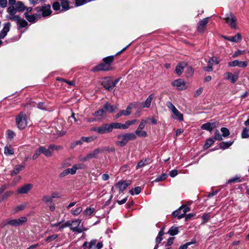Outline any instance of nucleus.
I'll return each mask as SVG.
<instances>
[{"label": "nucleus", "instance_id": "f257e3e1", "mask_svg": "<svg viewBox=\"0 0 249 249\" xmlns=\"http://www.w3.org/2000/svg\"><path fill=\"white\" fill-rule=\"evenodd\" d=\"M81 222V220L80 219H77L72 221H67L63 224H61V223H58L54 224L53 226L58 227L60 231H61V230L64 228L70 227L73 232L81 233L86 231V228H84L82 225H80Z\"/></svg>", "mask_w": 249, "mask_h": 249}, {"label": "nucleus", "instance_id": "f03ea898", "mask_svg": "<svg viewBox=\"0 0 249 249\" xmlns=\"http://www.w3.org/2000/svg\"><path fill=\"white\" fill-rule=\"evenodd\" d=\"M149 120L151 121V123L153 124H156L157 123V120L153 117H149L147 118H143L141 120V123L135 131V135H138L139 137H145L147 136V132L143 131L142 129L145 127L146 124H149Z\"/></svg>", "mask_w": 249, "mask_h": 249}, {"label": "nucleus", "instance_id": "7ed1b4c3", "mask_svg": "<svg viewBox=\"0 0 249 249\" xmlns=\"http://www.w3.org/2000/svg\"><path fill=\"white\" fill-rule=\"evenodd\" d=\"M136 138V135L133 133L119 134L117 136L118 140L116 142V144L119 146L123 147L125 146L128 141L134 140Z\"/></svg>", "mask_w": 249, "mask_h": 249}, {"label": "nucleus", "instance_id": "20e7f679", "mask_svg": "<svg viewBox=\"0 0 249 249\" xmlns=\"http://www.w3.org/2000/svg\"><path fill=\"white\" fill-rule=\"evenodd\" d=\"M27 219L26 217L22 216L18 219H8L2 221L1 226L3 227L7 225L17 227L23 225L26 222Z\"/></svg>", "mask_w": 249, "mask_h": 249}, {"label": "nucleus", "instance_id": "39448f33", "mask_svg": "<svg viewBox=\"0 0 249 249\" xmlns=\"http://www.w3.org/2000/svg\"><path fill=\"white\" fill-rule=\"evenodd\" d=\"M16 123L18 128L23 129L27 125L26 116L23 112H20L16 118Z\"/></svg>", "mask_w": 249, "mask_h": 249}, {"label": "nucleus", "instance_id": "423d86ee", "mask_svg": "<svg viewBox=\"0 0 249 249\" xmlns=\"http://www.w3.org/2000/svg\"><path fill=\"white\" fill-rule=\"evenodd\" d=\"M223 19L231 28H236V18L232 13L229 12L226 14Z\"/></svg>", "mask_w": 249, "mask_h": 249}, {"label": "nucleus", "instance_id": "0eeeda50", "mask_svg": "<svg viewBox=\"0 0 249 249\" xmlns=\"http://www.w3.org/2000/svg\"><path fill=\"white\" fill-rule=\"evenodd\" d=\"M91 130L95 131L100 134L111 132V127L108 124H104L99 127H94L91 129Z\"/></svg>", "mask_w": 249, "mask_h": 249}, {"label": "nucleus", "instance_id": "6e6552de", "mask_svg": "<svg viewBox=\"0 0 249 249\" xmlns=\"http://www.w3.org/2000/svg\"><path fill=\"white\" fill-rule=\"evenodd\" d=\"M37 8L38 9V12H42V15L44 17L49 16L52 14L51 6L49 4H45L41 7H38Z\"/></svg>", "mask_w": 249, "mask_h": 249}, {"label": "nucleus", "instance_id": "1a4fd4ad", "mask_svg": "<svg viewBox=\"0 0 249 249\" xmlns=\"http://www.w3.org/2000/svg\"><path fill=\"white\" fill-rule=\"evenodd\" d=\"M219 126V123L217 122H209L203 124L201 128L202 129L208 130L211 132L213 129Z\"/></svg>", "mask_w": 249, "mask_h": 249}, {"label": "nucleus", "instance_id": "9d476101", "mask_svg": "<svg viewBox=\"0 0 249 249\" xmlns=\"http://www.w3.org/2000/svg\"><path fill=\"white\" fill-rule=\"evenodd\" d=\"M153 98L154 95L153 94H150L144 102L139 104L138 107H139V108L149 107H150L151 102Z\"/></svg>", "mask_w": 249, "mask_h": 249}, {"label": "nucleus", "instance_id": "9b49d317", "mask_svg": "<svg viewBox=\"0 0 249 249\" xmlns=\"http://www.w3.org/2000/svg\"><path fill=\"white\" fill-rule=\"evenodd\" d=\"M131 183L129 181L120 180L116 184V187L120 192H123Z\"/></svg>", "mask_w": 249, "mask_h": 249}, {"label": "nucleus", "instance_id": "f8f14e48", "mask_svg": "<svg viewBox=\"0 0 249 249\" xmlns=\"http://www.w3.org/2000/svg\"><path fill=\"white\" fill-rule=\"evenodd\" d=\"M112 78L111 77L104 78L101 82L102 85L107 90H112Z\"/></svg>", "mask_w": 249, "mask_h": 249}, {"label": "nucleus", "instance_id": "ddd939ff", "mask_svg": "<svg viewBox=\"0 0 249 249\" xmlns=\"http://www.w3.org/2000/svg\"><path fill=\"white\" fill-rule=\"evenodd\" d=\"M230 67H235L238 66L240 68H245L248 65V63L246 61H241L238 60H236L231 62H230L228 64Z\"/></svg>", "mask_w": 249, "mask_h": 249}, {"label": "nucleus", "instance_id": "4468645a", "mask_svg": "<svg viewBox=\"0 0 249 249\" xmlns=\"http://www.w3.org/2000/svg\"><path fill=\"white\" fill-rule=\"evenodd\" d=\"M226 78L230 80L232 83H234L238 79L239 74L238 72L233 74L231 72H227L225 73Z\"/></svg>", "mask_w": 249, "mask_h": 249}, {"label": "nucleus", "instance_id": "2eb2a0df", "mask_svg": "<svg viewBox=\"0 0 249 249\" xmlns=\"http://www.w3.org/2000/svg\"><path fill=\"white\" fill-rule=\"evenodd\" d=\"M11 27L10 22H7L4 24V27L0 32V39L4 38L7 35V33L9 31Z\"/></svg>", "mask_w": 249, "mask_h": 249}, {"label": "nucleus", "instance_id": "dca6fc26", "mask_svg": "<svg viewBox=\"0 0 249 249\" xmlns=\"http://www.w3.org/2000/svg\"><path fill=\"white\" fill-rule=\"evenodd\" d=\"M109 66L107 65L106 63H101L94 68L92 69V71L93 72L98 71H109Z\"/></svg>", "mask_w": 249, "mask_h": 249}, {"label": "nucleus", "instance_id": "f3484780", "mask_svg": "<svg viewBox=\"0 0 249 249\" xmlns=\"http://www.w3.org/2000/svg\"><path fill=\"white\" fill-rule=\"evenodd\" d=\"M33 187L32 184H27L21 187L17 190V193L19 194H24L27 193Z\"/></svg>", "mask_w": 249, "mask_h": 249}, {"label": "nucleus", "instance_id": "a211bd4d", "mask_svg": "<svg viewBox=\"0 0 249 249\" xmlns=\"http://www.w3.org/2000/svg\"><path fill=\"white\" fill-rule=\"evenodd\" d=\"M132 107L130 106H129L127 107L126 110H120L114 117L115 119H116L124 115V116H128L131 113Z\"/></svg>", "mask_w": 249, "mask_h": 249}, {"label": "nucleus", "instance_id": "6ab92c4d", "mask_svg": "<svg viewBox=\"0 0 249 249\" xmlns=\"http://www.w3.org/2000/svg\"><path fill=\"white\" fill-rule=\"evenodd\" d=\"M208 19L209 18H205L198 22L197 26L198 32H203L204 31L205 28L208 23Z\"/></svg>", "mask_w": 249, "mask_h": 249}, {"label": "nucleus", "instance_id": "aec40b11", "mask_svg": "<svg viewBox=\"0 0 249 249\" xmlns=\"http://www.w3.org/2000/svg\"><path fill=\"white\" fill-rule=\"evenodd\" d=\"M172 85L174 86L177 87L178 89L179 90H183L186 88L184 85V82L181 79L175 80L173 82Z\"/></svg>", "mask_w": 249, "mask_h": 249}, {"label": "nucleus", "instance_id": "412c9836", "mask_svg": "<svg viewBox=\"0 0 249 249\" xmlns=\"http://www.w3.org/2000/svg\"><path fill=\"white\" fill-rule=\"evenodd\" d=\"M42 153L47 157H52L53 155L52 149L51 148V144L47 148L44 146H41Z\"/></svg>", "mask_w": 249, "mask_h": 249}, {"label": "nucleus", "instance_id": "4be33fe9", "mask_svg": "<svg viewBox=\"0 0 249 249\" xmlns=\"http://www.w3.org/2000/svg\"><path fill=\"white\" fill-rule=\"evenodd\" d=\"M224 38L233 42H238L241 40L242 36L239 33H237L233 36H224Z\"/></svg>", "mask_w": 249, "mask_h": 249}, {"label": "nucleus", "instance_id": "5701e85b", "mask_svg": "<svg viewBox=\"0 0 249 249\" xmlns=\"http://www.w3.org/2000/svg\"><path fill=\"white\" fill-rule=\"evenodd\" d=\"M25 167V164L21 165H17L15 166L13 170L11 172V175L12 176L17 175L19 172L22 170Z\"/></svg>", "mask_w": 249, "mask_h": 249}, {"label": "nucleus", "instance_id": "b1692460", "mask_svg": "<svg viewBox=\"0 0 249 249\" xmlns=\"http://www.w3.org/2000/svg\"><path fill=\"white\" fill-rule=\"evenodd\" d=\"M105 113L106 110L103 107L102 108L95 112L93 115L95 117L96 120H101Z\"/></svg>", "mask_w": 249, "mask_h": 249}, {"label": "nucleus", "instance_id": "393cba45", "mask_svg": "<svg viewBox=\"0 0 249 249\" xmlns=\"http://www.w3.org/2000/svg\"><path fill=\"white\" fill-rule=\"evenodd\" d=\"M103 149L101 148H97L88 154L90 159L96 158L97 157L98 154L103 152Z\"/></svg>", "mask_w": 249, "mask_h": 249}, {"label": "nucleus", "instance_id": "a878e982", "mask_svg": "<svg viewBox=\"0 0 249 249\" xmlns=\"http://www.w3.org/2000/svg\"><path fill=\"white\" fill-rule=\"evenodd\" d=\"M186 66H187L186 63H185L184 62L180 63L176 67V68L175 70L177 74L178 75H180L183 71L184 68Z\"/></svg>", "mask_w": 249, "mask_h": 249}, {"label": "nucleus", "instance_id": "bb28decb", "mask_svg": "<svg viewBox=\"0 0 249 249\" xmlns=\"http://www.w3.org/2000/svg\"><path fill=\"white\" fill-rule=\"evenodd\" d=\"M172 113L173 114L172 117L175 119H178L180 121L183 120V114L180 113L177 108Z\"/></svg>", "mask_w": 249, "mask_h": 249}, {"label": "nucleus", "instance_id": "cd10ccee", "mask_svg": "<svg viewBox=\"0 0 249 249\" xmlns=\"http://www.w3.org/2000/svg\"><path fill=\"white\" fill-rule=\"evenodd\" d=\"M15 5L16 10L18 12H23L26 9V6L24 5V3L20 1L17 2Z\"/></svg>", "mask_w": 249, "mask_h": 249}, {"label": "nucleus", "instance_id": "c85d7f7f", "mask_svg": "<svg viewBox=\"0 0 249 249\" xmlns=\"http://www.w3.org/2000/svg\"><path fill=\"white\" fill-rule=\"evenodd\" d=\"M150 163L149 159H145L144 160H142L138 162L136 166V169H138L146 165L149 164Z\"/></svg>", "mask_w": 249, "mask_h": 249}, {"label": "nucleus", "instance_id": "c756f323", "mask_svg": "<svg viewBox=\"0 0 249 249\" xmlns=\"http://www.w3.org/2000/svg\"><path fill=\"white\" fill-rule=\"evenodd\" d=\"M4 153L6 156H9L14 154V150L11 145H6L4 147Z\"/></svg>", "mask_w": 249, "mask_h": 249}, {"label": "nucleus", "instance_id": "7c9ffc66", "mask_svg": "<svg viewBox=\"0 0 249 249\" xmlns=\"http://www.w3.org/2000/svg\"><path fill=\"white\" fill-rule=\"evenodd\" d=\"M233 142H223L219 144V147L222 149L229 148L232 145Z\"/></svg>", "mask_w": 249, "mask_h": 249}, {"label": "nucleus", "instance_id": "2f4dec72", "mask_svg": "<svg viewBox=\"0 0 249 249\" xmlns=\"http://www.w3.org/2000/svg\"><path fill=\"white\" fill-rule=\"evenodd\" d=\"M137 122V120H128L127 121L125 124H123V129H127L130 125L134 124Z\"/></svg>", "mask_w": 249, "mask_h": 249}, {"label": "nucleus", "instance_id": "473e14b6", "mask_svg": "<svg viewBox=\"0 0 249 249\" xmlns=\"http://www.w3.org/2000/svg\"><path fill=\"white\" fill-rule=\"evenodd\" d=\"M103 107L106 110V112L107 111H109L111 113L113 112L116 108L107 103L105 104Z\"/></svg>", "mask_w": 249, "mask_h": 249}, {"label": "nucleus", "instance_id": "72a5a7b5", "mask_svg": "<svg viewBox=\"0 0 249 249\" xmlns=\"http://www.w3.org/2000/svg\"><path fill=\"white\" fill-rule=\"evenodd\" d=\"M18 25L20 28L25 27L28 25L27 22L23 18H21L20 17H19V19L17 21Z\"/></svg>", "mask_w": 249, "mask_h": 249}, {"label": "nucleus", "instance_id": "f704fd0d", "mask_svg": "<svg viewBox=\"0 0 249 249\" xmlns=\"http://www.w3.org/2000/svg\"><path fill=\"white\" fill-rule=\"evenodd\" d=\"M241 137L243 139H246L249 138V128L248 127H244L241 133Z\"/></svg>", "mask_w": 249, "mask_h": 249}, {"label": "nucleus", "instance_id": "c9c22d12", "mask_svg": "<svg viewBox=\"0 0 249 249\" xmlns=\"http://www.w3.org/2000/svg\"><path fill=\"white\" fill-rule=\"evenodd\" d=\"M96 137L93 136L87 137H82V141L83 142H86L87 143H89L94 141L95 140H96Z\"/></svg>", "mask_w": 249, "mask_h": 249}, {"label": "nucleus", "instance_id": "e433bc0d", "mask_svg": "<svg viewBox=\"0 0 249 249\" xmlns=\"http://www.w3.org/2000/svg\"><path fill=\"white\" fill-rule=\"evenodd\" d=\"M111 127V131H112L113 128L115 129H123V124L118 123H113L109 124Z\"/></svg>", "mask_w": 249, "mask_h": 249}, {"label": "nucleus", "instance_id": "4c0bfd02", "mask_svg": "<svg viewBox=\"0 0 249 249\" xmlns=\"http://www.w3.org/2000/svg\"><path fill=\"white\" fill-rule=\"evenodd\" d=\"M24 16L27 20L30 22H35L36 18L34 15H30L27 13L24 14Z\"/></svg>", "mask_w": 249, "mask_h": 249}, {"label": "nucleus", "instance_id": "58836bf2", "mask_svg": "<svg viewBox=\"0 0 249 249\" xmlns=\"http://www.w3.org/2000/svg\"><path fill=\"white\" fill-rule=\"evenodd\" d=\"M241 181L242 179H241L240 177L236 176L233 178L229 179L227 182V183H230L232 182H241Z\"/></svg>", "mask_w": 249, "mask_h": 249}, {"label": "nucleus", "instance_id": "ea45409f", "mask_svg": "<svg viewBox=\"0 0 249 249\" xmlns=\"http://www.w3.org/2000/svg\"><path fill=\"white\" fill-rule=\"evenodd\" d=\"M141 190H142L141 188L140 187L138 186V187H135L134 189L130 190L129 191V193L132 195H138L141 193Z\"/></svg>", "mask_w": 249, "mask_h": 249}, {"label": "nucleus", "instance_id": "a19ab883", "mask_svg": "<svg viewBox=\"0 0 249 249\" xmlns=\"http://www.w3.org/2000/svg\"><path fill=\"white\" fill-rule=\"evenodd\" d=\"M179 232H181V231L179 230L178 227L173 226L169 230L167 233H178Z\"/></svg>", "mask_w": 249, "mask_h": 249}, {"label": "nucleus", "instance_id": "79ce46f5", "mask_svg": "<svg viewBox=\"0 0 249 249\" xmlns=\"http://www.w3.org/2000/svg\"><path fill=\"white\" fill-rule=\"evenodd\" d=\"M182 210V207H180L178 210L175 211L172 213V215L174 217H178V219H180L181 218H180V215H181V211Z\"/></svg>", "mask_w": 249, "mask_h": 249}, {"label": "nucleus", "instance_id": "37998d69", "mask_svg": "<svg viewBox=\"0 0 249 249\" xmlns=\"http://www.w3.org/2000/svg\"><path fill=\"white\" fill-rule=\"evenodd\" d=\"M114 59V56L111 55L109 56H107L103 59L104 62L106 63L107 65L109 66L110 64L112 63Z\"/></svg>", "mask_w": 249, "mask_h": 249}, {"label": "nucleus", "instance_id": "c03bdc74", "mask_svg": "<svg viewBox=\"0 0 249 249\" xmlns=\"http://www.w3.org/2000/svg\"><path fill=\"white\" fill-rule=\"evenodd\" d=\"M19 17H20L19 16L15 15H15L8 14L7 15H6V16L7 19L16 21V22L18 20V19H19Z\"/></svg>", "mask_w": 249, "mask_h": 249}, {"label": "nucleus", "instance_id": "a18cd8bd", "mask_svg": "<svg viewBox=\"0 0 249 249\" xmlns=\"http://www.w3.org/2000/svg\"><path fill=\"white\" fill-rule=\"evenodd\" d=\"M61 5L63 10L66 11L69 9V2L67 0H63L62 1Z\"/></svg>", "mask_w": 249, "mask_h": 249}, {"label": "nucleus", "instance_id": "49530a36", "mask_svg": "<svg viewBox=\"0 0 249 249\" xmlns=\"http://www.w3.org/2000/svg\"><path fill=\"white\" fill-rule=\"evenodd\" d=\"M13 192L12 191H7L4 194L3 196L0 197V202H1L5 199H7L10 195H12Z\"/></svg>", "mask_w": 249, "mask_h": 249}, {"label": "nucleus", "instance_id": "de8ad7c7", "mask_svg": "<svg viewBox=\"0 0 249 249\" xmlns=\"http://www.w3.org/2000/svg\"><path fill=\"white\" fill-rule=\"evenodd\" d=\"M214 142V139L213 138L208 139L204 145V148L207 149L210 147L213 143Z\"/></svg>", "mask_w": 249, "mask_h": 249}, {"label": "nucleus", "instance_id": "09e8293b", "mask_svg": "<svg viewBox=\"0 0 249 249\" xmlns=\"http://www.w3.org/2000/svg\"><path fill=\"white\" fill-rule=\"evenodd\" d=\"M7 12L8 14L15 15L17 13V10L14 6H10L7 9Z\"/></svg>", "mask_w": 249, "mask_h": 249}, {"label": "nucleus", "instance_id": "8fccbe9b", "mask_svg": "<svg viewBox=\"0 0 249 249\" xmlns=\"http://www.w3.org/2000/svg\"><path fill=\"white\" fill-rule=\"evenodd\" d=\"M94 212V209L91 208H87L84 212L83 213L86 216H90Z\"/></svg>", "mask_w": 249, "mask_h": 249}, {"label": "nucleus", "instance_id": "3c124183", "mask_svg": "<svg viewBox=\"0 0 249 249\" xmlns=\"http://www.w3.org/2000/svg\"><path fill=\"white\" fill-rule=\"evenodd\" d=\"M221 131L222 133V136L224 137H228L230 134L229 130L226 127H222Z\"/></svg>", "mask_w": 249, "mask_h": 249}, {"label": "nucleus", "instance_id": "603ef678", "mask_svg": "<svg viewBox=\"0 0 249 249\" xmlns=\"http://www.w3.org/2000/svg\"><path fill=\"white\" fill-rule=\"evenodd\" d=\"M41 151V146H40L36 150V151L34 155H33L32 159L33 160H36V159L39 155L42 153Z\"/></svg>", "mask_w": 249, "mask_h": 249}, {"label": "nucleus", "instance_id": "864d4df0", "mask_svg": "<svg viewBox=\"0 0 249 249\" xmlns=\"http://www.w3.org/2000/svg\"><path fill=\"white\" fill-rule=\"evenodd\" d=\"M196 243V241L195 240H193L191 242H187L185 244L181 246L178 249H187L188 247L193 244H195Z\"/></svg>", "mask_w": 249, "mask_h": 249}, {"label": "nucleus", "instance_id": "5fc2aeb1", "mask_svg": "<svg viewBox=\"0 0 249 249\" xmlns=\"http://www.w3.org/2000/svg\"><path fill=\"white\" fill-rule=\"evenodd\" d=\"M167 177L166 174H162V175L158 176L154 180L155 182H160L165 179Z\"/></svg>", "mask_w": 249, "mask_h": 249}, {"label": "nucleus", "instance_id": "6e6d98bb", "mask_svg": "<svg viewBox=\"0 0 249 249\" xmlns=\"http://www.w3.org/2000/svg\"><path fill=\"white\" fill-rule=\"evenodd\" d=\"M51 148L52 149L53 152L54 150L59 151L63 149V147L60 145H57L54 144H51Z\"/></svg>", "mask_w": 249, "mask_h": 249}, {"label": "nucleus", "instance_id": "4d7b16f0", "mask_svg": "<svg viewBox=\"0 0 249 249\" xmlns=\"http://www.w3.org/2000/svg\"><path fill=\"white\" fill-rule=\"evenodd\" d=\"M181 207H182V213H181V215H180V218L184 217L186 213L190 211V208L188 207H184L183 206H182Z\"/></svg>", "mask_w": 249, "mask_h": 249}, {"label": "nucleus", "instance_id": "13d9d810", "mask_svg": "<svg viewBox=\"0 0 249 249\" xmlns=\"http://www.w3.org/2000/svg\"><path fill=\"white\" fill-rule=\"evenodd\" d=\"M82 210L83 209L81 207H79L77 208L74 211H71V212L73 215H77L81 213V212L82 211Z\"/></svg>", "mask_w": 249, "mask_h": 249}, {"label": "nucleus", "instance_id": "bf43d9fd", "mask_svg": "<svg viewBox=\"0 0 249 249\" xmlns=\"http://www.w3.org/2000/svg\"><path fill=\"white\" fill-rule=\"evenodd\" d=\"M214 135V139L218 141H221L222 140V136L218 130L215 131Z\"/></svg>", "mask_w": 249, "mask_h": 249}, {"label": "nucleus", "instance_id": "052dcab7", "mask_svg": "<svg viewBox=\"0 0 249 249\" xmlns=\"http://www.w3.org/2000/svg\"><path fill=\"white\" fill-rule=\"evenodd\" d=\"M166 106L171 110L172 112L176 109L174 105L170 102H167L166 103Z\"/></svg>", "mask_w": 249, "mask_h": 249}, {"label": "nucleus", "instance_id": "680f3d73", "mask_svg": "<svg viewBox=\"0 0 249 249\" xmlns=\"http://www.w3.org/2000/svg\"><path fill=\"white\" fill-rule=\"evenodd\" d=\"M87 2V0H76L75 4L77 6L82 5Z\"/></svg>", "mask_w": 249, "mask_h": 249}, {"label": "nucleus", "instance_id": "e2e57ef3", "mask_svg": "<svg viewBox=\"0 0 249 249\" xmlns=\"http://www.w3.org/2000/svg\"><path fill=\"white\" fill-rule=\"evenodd\" d=\"M53 8L54 10H59L60 9V4L58 2H55L53 4Z\"/></svg>", "mask_w": 249, "mask_h": 249}, {"label": "nucleus", "instance_id": "0e129e2a", "mask_svg": "<svg viewBox=\"0 0 249 249\" xmlns=\"http://www.w3.org/2000/svg\"><path fill=\"white\" fill-rule=\"evenodd\" d=\"M42 200L45 202H52V198L51 196H43L42 198Z\"/></svg>", "mask_w": 249, "mask_h": 249}, {"label": "nucleus", "instance_id": "69168bd1", "mask_svg": "<svg viewBox=\"0 0 249 249\" xmlns=\"http://www.w3.org/2000/svg\"><path fill=\"white\" fill-rule=\"evenodd\" d=\"M90 160L88 154H87L85 156H80L79 158V160L80 161H86L88 160Z\"/></svg>", "mask_w": 249, "mask_h": 249}, {"label": "nucleus", "instance_id": "338daca9", "mask_svg": "<svg viewBox=\"0 0 249 249\" xmlns=\"http://www.w3.org/2000/svg\"><path fill=\"white\" fill-rule=\"evenodd\" d=\"M57 237V234H52L51 236L48 237L46 239L47 242H51Z\"/></svg>", "mask_w": 249, "mask_h": 249}, {"label": "nucleus", "instance_id": "774afa93", "mask_svg": "<svg viewBox=\"0 0 249 249\" xmlns=\"http://www.w3.org/2000/svg\"><path fill=\"white\" fill-rule=\"evenodd\" d=\"M68 170L69 171V174H71V175H74L76 172V168L74 166V165H73L72 167L71 168H68Z\"/></svg>", "mask_w": 249, "mask_h": 249}]
</instances>
